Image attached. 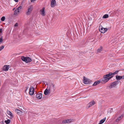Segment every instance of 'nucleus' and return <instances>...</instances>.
<instances>
[{
	"instance_id": "obj_1",
	"label": "nucleus",
	"mask_w": 124,
	"mask_h": 124,
	"mask_svg": "<svg viewBox=\"0 0 124 124\" xmlns=\"http://www.w3.org/2000/svg\"><path fill=\"white\" fill-rule=\"evenodd\" d=\"M109 73L108 74L104 75L103 77V78L101 79V83L105 84L111 78H112L113 76H112V74Z\"/></svg>"
},
{
	"instance_id": "obj_2",
	"label": "nucleus",
	"mask_w": 124,
	"mask_h": 124,
	"mask_svg": "<svg viewBox=\"0 0 124 124\" xmlns=\"http://www.w3.org/2000/svg\"><path fill=\"white\" fill-rule=\"evenodd\" d=\"M119 83L118 81H116L112 83L109 86V87L110 88L115 87Z\"/></svg>"
},
{
	"instance_id": "obj_3",
	"label": "nucleus",
	"mask_w": 124,
	"mask_h": 124,
	"mask_svg": "<svg viewBox=\"0 0 124 124\" xmlns=\"http://www.w3.org/2000/svg\"><path fill=\"white\" fill-rule=\"evenodd\" d=\"M83 81L84 83L86 84H89L90 83V80L89 79L85 77H84Z\"/></svg>"
},
{
	"instance_id": "obj_4",
	"label": "nucleus",
	"mask_w": 124,
	"mask_h": 124,
	"mask_svg": "<svg viewBox=\"0 0 124 124\" xmlns=\"http://www.w3.org/2000/svg\"><path fill=\"white\" fill-rule=\"evenodd\" d=\"M99 30L101 32L104 33L105 32L107 31V28H104L102 27L99 28Z\"/></svg>"
},
{
	"instance_id": "obj_5",
	"label": "nucleus",
	"mask_w": 124,
	"mask_h": 124,
	"mask_svg": "<svg viewBox=\"0 0 124 124\" xmlns=\"http://www.w3.org/2000/svg\"><path fill=\"white\" fill-rule=\"evenodd\" d=\"M32 10V8L31 7H30L28 9V11L26 13V14L27 15H30Z\"/></svg>"
},
{
	"instance_id": "obj_6",
	"label": "nucleus",
	"mask_w": 124,
	"mask_h": 124,
	"mask_svg": "<svg viewBox=\"0 0 124 124\" xmlns=\"http://www.w3.org/2000/svg\"><path fill=\"white\" fill-rule=\"evenodd\" d=\"M124 116L123 114L119 116L118 117L117 119L116 120V122H119L123 118Z\"/></svg>"
},
{
	"instance_id": "obj_7",
	"label": "nucleus",
	"mask_w": 124,
	"mask_h": 124,
	"mask_svg": "<svg viewBox=\"0 0 124 124\" xmlns=\"http://www.w3.org/2000/svg\"><path fill=\"white\" fill-rule=\"evenodd\" d=\"M50 91L51 89L49 88L48 89H46L44 92V94L46 95L49 94L50 93Z\"/></svg>"
},
{
	"instance_id": "obj_8",
	"label": "nucleus",
	"mask_w": 124,
	"mask_h": 124,
	"mask_svg": "<svg viewBox=\"0 0 124 124\" xmlns=\"http://www.w3.org/2000/svg\"><path fill=\"white\" fill-rule=\"evenodd\" d=\"M52 88L54 91H55V85L52 83H51L49 86V88L51 89V88Z\"/></svg>"
},
{
	"instance_id": "obj_9",
	"label": "nucleus",
	"mask_w": 124,
	"mask_h": 124,
	"mask_svg": "<svg viewBox=\"0 0 124 124\" xmlns=\"http://www.w3.org/2000/svg\"><path fill=\"white\" fill-rule=\"evenodd\" d=\"M29 93L30 95H32L34 93V88L32 87H31L30 88Z\"/></svg>"
},
{
	"instance_id": "obj_10",
	"label": "nucleus",
	"mask_w": 124,
	"mask_h": 124,
	"mask_svg": "<svg viewBox=\"0 0 124 124\" xmlns=\"http://www.w3.org/2000/svg\"><path fill=\"white\" fill-rule=\"evenodd\" d=\"M100 83H101V80L96 81L94 82L92 85L93 86H96L99 84Z\"/></svg>"
},
{
	"instance_id": "obj_11",
	"label": "nucleus",
	"mask_w": 124,
	"mask_h": 124,
	"mask_svg": "<svg viewBox=\"0 0 124 124\" xmlns=\"http://www.w3.org/2000/svg\"><path fill=\"white\" fill-rule=\"evenodd\" d=\"M95 104V102L94 101H92L90 102L87 105L88 108L90 107Z\"/></svg>"
},
{
	"instance_id": "obj_12",
	"label": "nucleus",
	"mask_w": 124,
	"mask_h": 124,
	"mask_svg": "<svg viewBox=\"0 0 124 124\" xmlns=\"http://www.w3.org/2000/svg\"><path fill=\"white\" fill-rule=\"evenodd\" d=\"M9 65H5L3 68V70L5 71H7L8 70L9 68Z\"/></svg>"
},
{
	"instance_id": "obj_13",
	"label": "nucleus",
	"mask_w": 124,
	"mask_h": 124,
	"mask_svg": "<svg viewBox=\"0 0 124 124\" xmlns=\"http://www.w3.org/2000/svg\"><path fill=\"white\" fill-rule=\"evenodd\" d=\"M45 8H43L40 10V14L43 16L45 15V14L44 12Z\"/></svg>"
},
{
	"instance_id": "obj_14",
	"label": "nucleus",
	"mask_w": 124,
	"mask_h": 124,
	"mask_svg": "<svg viewBox=\"0 0 124 124\" xmlns=\"http://www.w3.org/2000/svg\"><path fill=\"white\" fill-rule=\"evenodd\" d=\"M42 94L41 93L37 94L36 95V97L39 99H41L42 98Z\"/></svg>"
},
{
	"instance_id": "obj_15",
	"label": "nucleus",
	"mask_w": 124,
	"mask_h": 124,
	"mask_svg": "<svg viewBox=\"0 0 124 124\" xmlns=\"http://www.w3.org/2000/svg\"><path fill=\"white\" fill-rule=\"evenodd\" d=\"M15 112L17 113L18 114L20 115L22 114L23 112L22 111L17 109H16L15 110Z\"/></svg>"
},
{
	"instance_id": "obj_16",
	"label": "nucleus",
	"mask_w": 124,
	"mask_h": 124,
	"mask_svg": "<svg viewBox=\"0 0 124 124\" xmlns=\"http://www.w3.org/2000/svg\"><path fill=\"white\" fill-rule=\"evenodd\" d=\"M7 114L10 116V118L12 119L13 118V116L12 113L9 110H8L7 111Z\"/></svg>"
},
{
	"instance_id": "obj_17",
	"label": "nucleus",
	"mask_w": 124,
	"mask_h": 124,
	"mask_svg": "<svg viewBox=\"0 0 124 124\" xmlns=\"http://www.w3.org/2000/svg\"><path fill=\"white\" fill-rule=\"evenodd\" d=\"M116 80H119L122 79H124L123 78V76H116Z\"/></svg>"
},
{
	"instance_id": "obj_18",
	"label": "nucleus",
	"mask_w": 124,
	"mask_h": 124,
	"mask_svg": "<svg viewBox=\"0 0 124 124\" xmlns=\"http://www.w3.org/2000/svg\"><path fill=\"white\" fill-rule=\"evenodd\" d=\"M56 3L55 0H52L51 2V6L52 7H54V4Z\"/></svg>"
},
{
	"instance_id": "obj_19",
	"label": "nucleus",
	"mask_w": 124,
	"mask_h": 124,
	"mask_svg": "<svg viewBox=\"0 0 124 124\" xmlns=\"http://www.w3.org/2000/svg\"><path fill=\"white\" fill-rule=\"evenodd\" d=\"M31 61V59L29 57H26L25 62L26 63H28Z\"/></svg>"
},
{
	"instance_id": "obj_20",
	"label": "nucleus",
	"mask_w": 124,
	"mask_h": 124,
	"mask_svg": "<svg viewBox=\"0 0 124 124\" xmlns=\"http://www.w3.org/2000/svg\"><path fill=\"white\" fill-rule=\"evenodd\" d=\"M70 120L67 119L63 121H62V123L63 124L68 123H70Z\"/></svg>"
},
{
	"instance_id": "obj_21",
	"label": "nucleus",
	"mask_w": 124,
	"mask_h": 124,
	"mask_svg": "<svg viewBox=\"0 0 124 124\" xmlns=\"http://www.w3.org/2000/svg\"><path fill=\"white\" fill-rule=\"evenodd\" d=\"M106 119V117L104 118L100 121V123L98 124H102L105 121Z\"/></svg>"
},
{
	"instance_id": "obj_22",
	"label": "nucleus",
	"mask_w": 124,
	"mask_h": 124,
	"mask_svg": "<svg viewBox=\"0 0 124 124\" xmlns=\"http://www.w3.org/2000/svg\"><path fill=\"white\" fill-rule=\"evenodd\" d=\"M19 10H18L16 9L14 11V14L15 15H17V14H19Z\"/></svg>"
},
{
	"instance_id": "obj_23",
	"label": "nucleus",
	"mask_w": 124,
	"mask_h": 124,
	"mask_svg": "<svg viewBox=\"0 0 124 124\" xmlns=\"http://www.w3.org/2000/svg\"><path fill=\"white\" fill-rule=\"evenodd\" d=\"M102 46H101L100 48H99L97 50V52L100 53L102 51Z\"/></svg>"
},
{
	"instance_id": "obj_24",
	"label": "nucleus",
	"mask_w": 124,
	"mask_h": 124,
	"mask_svg": "<svg viewBox=\"0 0 124 124\" xmlns=\"http://www.w3.org/2000/svg\"><path fill=\"white\" fill-rule=\"evenodd\" d=\"M118 71H116L113 73H112V72H109V73H110L111 74V73L112 75H114L116 74H117V73L118 72Z\"/></svg>"
},
{
	"instance_id": "obj_25",
	"label": "nucleus",
	"mask_w": 124,
	"mask_h": 124,
	"mask_svg": "<svg viewBox=\"0 0 124 124\" xmlns=\"http://www.w3.org/2000/svg\"><path fill=\"white\" fill-rule=\"evenodd\" d=\"M26 57H25L23 56H22L21 57V58L22 60L23 61L25 62L26 60Z\"/></svg>"
},
{
	"instance_id": "obj_26",
	"label": "nucleus",
	"mask_w": 124,
	"mask_h": 124,
	"mask_svg": "<svg viewBox=\"0 0 124 124\" xmlns=\"http://www.w3.org/2000/svg\"><path fill=\"white\" fill-rule=\"evenodd\" d=\"M10 122V120L9 119H8L7 120H5V121L7 124H8Z\"/></svg>"
},
{
	"instance_id": "obj_27",
	"label": "nucleus",
	"mask_w": 124,
	"mask_h": 124,
	"mask_svg": "<svg viewBox=\"0 0 124 124\" xmlns=\"http://www.w3.org/2000/svg\"><path fill=\"white\" fill-rule=\"evenodd\" d=\"M108 17V14H105L104 15L103 17L104 18H106Z\"/></svg>"
},
{
	"instance_id": "obj_28",
	"label": "nucleus",
	"mask_w": 124,
	"mask_h": 124,
	"mask_svg": "<svg viewBox=\"0 0 124 124\" xmlns=\"http://www.w3.org/2000/svg\"><path fill=\"white\" fill-rule=\"evenodd\" d=\"M5 16H3L2 17L1 19V20L2 21H4L5 19Z\"/></svg>"
},
{
	"instance_id": "obj_29",
	"label": "nucleus",
	"mask_w": 124,
	"mask_h": 124,
	"mask_svg": "<svg viewBox=\"0 0 124 124\" xmlns=\"http://www.w3.org/2000/svg\"><path fill=\"white\" fill-rule=\"evenodd\" d=\"M22 7L21 6H20L18 7L16 9L17 10H19L20 11L21 10V9L22 8Z\"/></svg>"
},
{
	"instance_id": "obj_30",
	"label": "nucleus",
	"mask_w": 124,
	"mask_h": 124,
	"mask_svg": "<svg viewBox=\"0 0 124 124\" xmlns=\"http://www.w3.org/2000/svg\"><path fill=\"white\" fill-rule=\"evenodd\" d=\"M2 37V36L0 38V43H2L3 41Z\"/></svg>"
},
{
	"instance_id": "obj_31",
	"label": "nucleus",
	"mask_w": 124,
	"mask_h": 124,
	"mask_svg": "<svg viewBox=\"0 0 124 124\" xmlns=\"http://www.w3.org/2000/svg\"><path fill=\"white\" fill-rule=\"evenodd\" d=\"M4 47V46H2L0 47V51H1L2 49H3Z\"/></svg>"
},
{
	"instance_id": "obj_32",
	"label": "nucleus",
	"mask_w": 124,
	"mask_h": 124,
	"mask_svg": "<svg viewBox=\"0 0 124 124\" xmlns=\"http://www.w3.org/2000/svg\"><path fill=\"white\" fill-rule=\"evenodd\" d=\"M18 25V23H15V24L14 25V26L15 27H17Z\"/></svg>"
},
{
	"instance_id": "obj_33",
	"label": "nucleus",
	"mask_w": 124,
	"mask_h": 124,
	"mask_svg": "<svg viewBox=\"0 0 124 124\" xmlns=\"http://www.w3.org/2000/svg\"><path fill=\"white\" fill-rule=\"evenodd\" d=\"M2 29L1 28H0V32H2Z\"/></svg>"
},
{
	"instance_id": "obj_34",
	"label": "nucleus",
	"mask_w": 124,
	"mask_h": 124,
	"mask_svg": "<svg viewBox=\"0 0 124 124\" xmlns=\"http://www.w3.org/2000/svg\"><path fill=\"white\" fill-rule=\"evenodd\" d=\"M16 2H17L18 1V0H14Z\"/></svg>"
},
{
	"instance_id": "obj_35",
	"label": "nucleus",
	"mask_w": 124,
	"mask_h": 124,
	"mask_svg": "<svg viewBox=\"0 0 124 124\" xmlns=\"http://www.w3.org/2000/svg\"><path fill=\"white\" fill-rule=\"evenodd\" d=\"M35 0H31V2L34 1Z\"/></svg>"
},
{
	"instance_id": "obj_36",
	"label": "nucleus",
	"mask_w": 124,
	"mask_h": 124,
	"mask_svg": "<svg viewBox=\"0 0 124 124\" xmlns=\"http://www.w3.org/2000/svg\"><path fill=\"white\" fill-rule=\"evenodd\" d=\"M117 11H118V12H119V11H120V10H117Z\"/></svg>"
},
{
	"instance_id": "obj_37",
	"label": "nucleus",
	"mask_w": 124,
	"mask_h": 124,
	"mask_svg": "<svg viewBox=\"0 0 124 124\" xmlns=\"http://www.w3.org/2000/svg\"><path fill=\"white\" fill-rule=\"evenodd\" d=\"M123 78H124V75L123 76Z\"/></svg>"
},
{
	"instance_id": "obj_38",
	"label": "nucleus",
	"mask_w": 124,
	"mask_h": 124,
	"mask_svg": "<svg viewBox=\"0 0 124 124\" xmlns=\"http://www.w3.org/2000/svg\"><path fill=\"white\" fill-rule=\"evenodd\" d=\"M116 115H117V114H116L115 115V116H116Z\"/></svg>"
},
{
	"instance_id": "obj_39",
	"label": "nucleus",
	"mask_w": 124,
	"mask_h": 124,
	"mask_svg": "<svg viewBox=\"0 0 124 124\" xmlns=\"http://www.w3.org/2000/svg\"><path fill=\"white\" fill-rule=\"evenodd\" d=\"M14 9H15V8H14V9H13V10H14Z\"/></svg>"
}]
</instances>
